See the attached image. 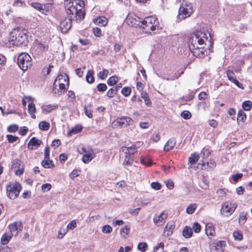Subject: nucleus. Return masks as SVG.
Listing matches in <instances>:
<instances>
[{
    "label": "nucleus",
    "mask_w": 252,
    "mask_h": 252,
    "mask_svg": "<svg viewBox=\"0 0 252 252\" xmlns=\"http://www.w3.org/2000/svg\"><path fill=\"white\" fill-rule=\"evenodd\" d=\"M11 238V236L7 235L6 233L4 234L1 238V242L2 244L5 245L7 244Z\"/></svg>",
    "instance_id": "42"
},
{
    "label": "nucleus",
    "mask_w": 252,
    "mask_h": 252,
    "mask_svg": "<svg viewBox=\"0 0 252 252\" xmlns=\"http://www.w3.org/2000/svg\"><path fill=\"white\" fill-rule=\"evenodd\" d=\"M199 156L198 154L194 153L192 154L189 158V161L190 164H194L199 159Z\"/></svg>",
    "instance_id": "32"
},
{
    "label": "nucleus",
    "mask_w": 252,
    "mask_h": 252,
    "mask_svg": "<svg viewBox=\"0 0 252 252\" xmlns=\"http://www.w3.org/2000/svg\"><path fill=\"white\" fill-rule=\"evenodd\" d=\"M82 150L85 154L83 156L82 160L84 163H88L94 158V156L92 153V151H91V152H87L84 148H82Z\"/></svg>",
    "instance_id": "17"
},
{
    "label": "nucleus",
    "mask_w": 252,
    "mask_h": 252,
    "mask_svg": "<svg viewBox=\"0 0 252 252\" xmlns=\"http://www.w3.org/2000/svg\"><path fill=\"white\" fill-rule=\"evenodd\" d=\"M211 153V150L208 146H206L201 151V156L203 158H207Z\"/></svg>",
    "instance_id": "28"
},
{
    "label": "nucleus",
    "mask_w": 252,
    "mask_h": 252,
    "mask_svg": "<svg viewBox=\"0 0 252 252\" xmlns=\"http://www.w3.org/2000/svg\"><path fill=\"white\" fill-rule=\"evenodd\" d=\"M31 5L34 9L43 13V11H42L43 4L38 2H32L31 3Z\"/></svg>",
    "instance_id": "41"
},
{
    "label": "nucleus",
    "mask_w": 252,
    "mask_h": 252,
    "mask_svg": "<svg viewBox=\"0 0 252 252\" xmlns=\"http://www.w3.org/2000/svg\"><path fill=\"white\" fill-rule=\"evenodd\" d=\"M96 89L98 92H103L107 90V87L104 83H99L97 85Z\"/></svg>",
    "instance_id": "47"
},
{
    "label": "nucleus",
    "mask_w": 252,
    "mask_h": 252,
    "mask_svg": "<svg viewBox=\"0 0 252 252\" xmlns=\"http://www.w3.org/2000/svg\"><path fill=\"white\" fill-rule=\"evenodd\" d=\"M141 97L144 100L145 103L147 106H151L152 102L149 98L148 94L146 92H142Z\"/></svg>",
    "instance_id": "31"
},
{
    "label": "nucleus",
    "mask_w": 252,
    "mask_h": 252,
    "mask_svg": "<svg viewBox=\"0 0 252 252\" xmlns=\"http://www.w3.org/2000/svg\"><path fill=\"white\" fill-rule=\"evenodd\" d=\"M242 107L245 111H250L252 107V102L250 100H246L243 102Z\"/></svg>",
    "instance_id": "35"
},
{
    "label": "nucleus",
    "mask_w": 252,
    "mask_h": 252,
    "mask_svg": "<svg viewBox=\"0 0 252 252\" xmlns=\"http://www.w3.org/2000/svg\"><path fill=\"white\" fill-rule=\"evenodd\" d=\"M247 220V213L244 212H241L240 213L239 218V222L241 224H244Z\"/></svg>",
    "instance_id": "38"
},
{
    "label": "nucleus",
    "mask_w": 252,
    "mask_h": 252,
    "mask_svg": "<svg viewBox=\"0 0 252 252\" xmlns=\"http://www.w3.org/2000/svg\"><path fill=\"white\" fill-rule=\"evenodd\" d=\"M28 131V127L26 126H23V127H22L20 128V129L19 131V133L22 136H24L27 134Z\"/></svg>",
    "instance_id": "60"
},
{
    "label": "nucleus",
    "mask_w": 252,
    "mask_h": 252,
    "mask_svg": "<svg viewBox=\"0 0 252 252\" xmlns=\"http://www.w3.org/2000/svg\"><path fill=\"white\" fill-rule=\"evenodd\" d=\"M176 143V140L175 138L172 137L168 140L164 147L165 151H169L172 150Z\"/></svg>",
    "instance_id": "19"
},
{
    "label": "nucleus",
    "mask_w": 252,
    "mask_h": 252,
    "mask_svg": "<svg viewBox=\"0 0 252 252\" xmlns=\"http://www.w3.org/2000/svg\"><path fill=\"white\" fill-rule=\"evenodd\" d=\"M137 249L138 250L142 252H145L148 249V245L145 242L140 243L137 246Z\"/></svg>",
    "instance_id": "39"
},
{
    "label": "nucleus",
    "mask_w": 252,
    "mask_h": 252,
    "mask_svg": "<svg viewBox=\"0 0 252 252\" xmlns=\"http://www.w3.org/2000/svg\"><path fill=\"white\" fill-rule=\"evenodd\" d=\"M9 41L14 46L27 45L29 42L27 31L21 28L14 29L9 34Z\"/></svg>",
    "instance_id": "3"
},
{
    "label": "nucleus",
    "mask_w": 252,
    "mask_h": 252,
    "mask_svg": "<svg viewBox=\"0 0 252 252\" xmlns=\"http://www.w3.org/2000/svg\"><path fill=\"white\" fill-rule=\"evenodd\" d=\"M37 49L39 50V52H46L48 50V45L46 42L42 43L40 42L37 45Z\"/></svg>",
    "instance_id": "25"
},
{
    "label": "nucleus",
    "mask_w": 252,
    "mask_h": 252,
    "mask_svg": "<svg viewBox=\"0 0 252 252\" xmlns=\"http://www.w3.org/2000/svg\"><path fill=\"white\" fill-rule=\"evenodd\" d=\"M131 90L128 87H125L122 89L121 93L125 96H128L130 95Z\"/></svg>",
    "instance_id": "48"
},
{
    "label": "nucleus",
    "mask_w": 252,
    "mask_h": 252,
    "mask_svg": "<svg viewBox=\"0 0 252 252\" xmlns=\"http://www.w3.org/2000/svg\"><path fill=\"white\" fill-rule=\"evenodd\" d=\"M94 71L92 70H89L86 74V81L90 84L93 83L94 81V78L93 76Z\"/></svg>",
    "instance_id": "27"
},
{
    "label": "nucleus",
    "mask_w": 252,
    "mask_h": 252,
    "mask_svg": "<svg viewBox=\"0 0 252 252\" xmlns=\"http://www.w3.org/2000/svg\"><path fill=\"white\" fill-rule=\"evenodd\" d=\"M246 119V115L245 112L242 110L239 111L237 116V120L244 121Z\"/></svg>",
    "instance_id": "46"
},
{
    "label": "nucleus",
    "mask_w": 252,
    "mask_h": 252,
    "mask_svg": "<svg viewBox=\"0 0 252 252\" xmlns=\"http://www.w3.org/2000/svg\"><path fill=\"white\" fill-rule=\"evenodd\" d=\"M117 90L114 89V88H112L110 89L107 92V95L109 97L111 98V97H114L117 94Z\"/></svg>",
    "instance_id": "50"
},
{
    "label": "nucleus",
    "mask_w": 252,
    "mask_h": 252,
    "mask_svg": "<svg viewBox=\"0 0 252 252\" xmlns=\"http://www.w3.org/2000/svg\"><path fill=\"white\" fill-rule=\"evenodd\" d=\"M136 148L137 147L135 145H132L130 147H123L121 149L123 152H125V151H126V149H127V151H128L130 154L134 156V153L136 152Z\"/></svg>",
    "instance_id": "30"
},
{
    "label": "nucleus",
    "mask_w": 252,
    "mask_h": 252,
    "mask_svg": "<svg viewBox=\"0 0 252 252\" xmlns=\"http://www.w3.org/2000/svg\"><path fill=\"white\" fill-rule=\"evenodd\" d=\"M41 143L42 142L40 140L37 139L34 137H33L29 142L28 148L29 149L32 150L34 149L33 147L37 148L41 145Z\"/></svg>",
    "instance_id": "13"
},
{
    "label": "nucleus",
    "mask_w": 252,
    "mask_h": 252,
    "mask_svg": "<svg viewBox=\"0 0 252 252\" xmlns=\"http://www.w3.org/2000/svg\"><path fill=\"white\" fill-rule=\"evenodd\" d=\"M237 207L235 203L225 202L222 204L220 210L221 214L224 216H228L232 214Z\"/></svg>",
    "instance_id": "9"
},
{
    "label": "nucleus",
    "mask_w": 252,
    "mask_h": 252,
    "mask_svg": "<svg viewBox=\"0 0 252 252\" xmlns=\"http://www.w3.org/2000/svg\"><path fill=\"white\" fill-rule=\"evenodd\" d=\"M28 112L30 114L31 117L33 119H35L36 116L34 114L36 111L35 105L33 103L31 102L28 104Z\"/></svg>",
    "instance_id": "22"
},
{
    "label": "nucleus",
    "mask_w": 252,
    "mask_h": 252,
    "mask_svg": "<svg viewBox=\"0 0 252 252\" xmlns=\"http://www.w3.org/2000/svg\"><path fill=\"white\" fill-rule=\"evenodd\" d=\"M32 58L27 53H22L18 57L17 64L23 70H27L32 65Z\"/></svg>",
    "instance_id": "6"
},
{
    "label": "nucleus",
    "mask_w": 252,
    "mask_h": 252,
    "mask_svg": "<svg viewBox=\"0 0 252 252\" xmlns=\"http://www.w3.org/2000/svg\"><path fill=\"white\" fill-rule=\"evenodd\" d=\"M192 230L190 227L186 226L183 231V235L186 238H189L192 236Z\"/></svg>",
    "instance_id": "24"
},
{
    "label": "nucleus",
    "mask_w": 252,
    "mask_h": 252,
    "mask_svg": "<svg viewBox=\"0 0 252 252\" xmlns=\"http://www.w3.org/2000/svg\"><path fill=\"white\" fill-rule=\"evenodd\" d=\"M198 38L195 34L190 37L189 40V48L195 57L204 58L207 55L208 52L204 50L205 45L203 43V40Z\"/></svg>",
    "instance_id": "2"
},
{
    "label": "nucleus",
    "mask_w": 252,
    "mask_h": 252,
    "mask_svg": "<svg viewBox=\"0 0 252 252\" xmlns=\"http://www.w3.org/2000/svg\"><path fill=\"white\" fill-rule=\"evenodd\" d=\"M84 2L79 0H66L64 6L67 18H65L60 23V27L62 33H66L72 27V21L75 18L77 22L83 20L85 13L83 10Z\"/></svg>",
    "instance_id": "1"
},
{
    "label": "nucleus",
    "mask_w": 252,
    "mask_h": 252,
    "mask_svg": "<svg viewBox=\"0 0 252 252\" xmlns=\"http://www.w3.org/2000/svg\"><path fill=\"white\" fill-rule=\"evenodd\" d=\"M18 126L16 125H12L7 127V131L9 132H15L17 131Z\"/></svg>",
    "instance_id": "56"
},
{
    "label": "nucleus",
    "mask_w": 252,
    "mask_h": 252,
    "mask_svg": "<svg viewBox=\"0 0 252 252\" xmlns=\"http://www.w3.org/2000/svg\"><path fill=\"white\" fill-rule=\"evenodd\" d=\"M39 128L43 131L48 130L50 128V124L45 121H41L38 125Z\"/></svg>",
    "instance_id": "29"
},
{
    "label": "nucleus",
    "mask_w": 252,
    "mask_h": 252,
    "mask_svg": "<svg viewBox=\"0 0 252 252\" xmlns=\"http://www.w3.org/2000/svg\"><path fill=\"white\" fill-rule=\"evenodd\" d=\"M141 163L147 166H150L152 164V161L149 158L141 157L140 158Z\"/></svg>",
    "instance_id": "53"
},
{
    "label": "nucleus",
    "mask_w": 252,
    "mask_h": 252,
    "mask_svg": "<svg viewBox=\"0 0 252 252\" xmlns=\"http://www.w3.org/2000/svg\"><path fill=\"white\" fill-rule=\"evenodd\" d=\"M22 189V186L19 183H11L6 185V194L11 199L16 198Z\"/></svg>",
    "instance_id": "7"
},
{
    "label": "nucleus",
    "mask_w": 252,
    "mask_h": 252,
    "mask_svg": "<svg viewBox=\"0 0 252 252\" xmlns=\"http://www.w3.org/2000/svg\"><path fill=\"white\" fill-rule=\"evenodd\" d=\"M65 83L66 85H68L69 84V79L66 75H58L57 79L55 80L54 83V86H58V83Z\"/></svg>",
    "instance_id": "18"
},
{
    "label": "nucleus",
    "mask_w": 252,
    "mask_h": 252,
    "mask_svg": "<svg viewBox=\"0 0 252 252\" xmlns=\"http://www.w3.org/2000/svg\"><path fill=\"white\" fill-rule=\"evenodd\" d=\"M201 225L197 222L194 223L192 226V229L195 233H199L201 230Z\"/></svg>",
    "instance_id": "54"
},
{
    "label": "nucleus",
    "mask_w": 252,
    "mask_h": 252,
    "mask_svg": "<svg viewBox=\"0 0 252 252\" xmlns=\"http://www.w3.org/2000/svg\"><path fill=\"white\" fill-rule=\"evenodd\" d=\"M102 231L105 233H109L112 231V228L109 225H105L103 226Z\"/></svg>",
    "instance_id": "58"
},
{
    "label": "nucleus",
    "mask_w": 252,
    "mask_h": 252,
    "mask_svg": "<svg viewBox=\"0 0 252 252\" xmlns=\"http://www.w3.org/2000/svg\"><path fill=\"white\" fill-rule=\"evenodd\" d=\"M196 208V205L195 204H191L186 209V212L189 214H192L194 212Z\"/></svg>",
    "instance_id": "45"
},
{
    "label": "nucleus",
    "mask_w": 252,
    "mask_h": 252,
    "mask_svg": "<svg viewBox=\"0 0 252 252\" xmlns=\"http://www.w3.org/2000/svg\"><path fill=\"white\" fill-rule=\"evenodd\" d=\"M93 22L99 26H105L108 23V19L104 16H99L93 19Z\"/></svg>",
    "instance_id": "16"
},
{
    "label": "nucleus",
    "mask_w": 252,
    "mask_h": 252,
    "mask_svg": "<svg viewBox=\"0 0 252 252\" xmlns=\"http://www.w3.org/2000/svg\"><path fill=\"white\" fill-rule=\"evenodd\" d=\"M76 227V222L75 220L71 221L67 225V227L70 229H73Z\"/></svg>",
    "instance_id": "62"
},
{
    "label": "nucleus",
    "mask_w": 252,
    "mask_h": 252,
    "mask_svg": "<svg viewBox=\"0 0 252 252\" xmlns=\"http://www.w3.org/2000/svg\"><path fill=\"white\" fill-rule=\"evenodd\" d=\"M160 138V135L158 133H154L151 137V139L154 142H158Z\"/></svg>",
    "instance_id": "61"
},
{
    "label": "nucleus",
    "mask_w": 252,
    "mask_h": 252,
    "mask_svg": "<svg viewBox=\"0 0 252 252\" xmlns=\"http://www.w3.org/2000/svg\"><path fill=\"white\" fill-rule=\"evenodd\" d=\"M82 129V127L81 126L77 125L73 127L69 132L68 135L72 134H76L80 132Z\"/></svg>",
    "instance_id": "37"
},
{
    "label": "nucleus",
    "mask_w": 252,
    "mask_h": 252,
    "mask_svg": "<svg viewBox=\"0 0 252 252\" xmlns=\"http://www.w3.org/2000/svg\"><path fill=\"white\" fill-rule=\"evenodd\" d=\"M151 186L155 190H159L161 188L160 184L157 182L152 183Z\"/></svg>",
    "instance_id": "57"
},
{
    "label": "nucleus",
    "mask_w": 252,
    "mask_h": 252,
    "mask_svg": "<svg viewBox=\"0 0 252 252\" xmlns=\"http://www.w3.org/2000/svg\"><path fill=\"white\" fill-rule=\"evenodd\" d=\"M175 225L173 223H167L165 228L164 231H167V235H170L173 233V230L174 229Z\"/></svg>",
    "instance_id": "33"
},
{
    "label": "nucleus",
    "mask_w": 252,
    "mask_h": 252,
    "mask_svg": "<svg viewBox=\"0 0 252 252\" xmlns=\"http://www.w3.org/2000/svg\"><path fill=\"white\" fill-rule=\"evenodd\" d=\"M143 26L142 28L145 29V32L150 33L159 28V22L158 18L153 17H147L143 20Z\"/></svg>",
    "instance_id": "4"
},
{
    "label": "nucleus",
    "mask_w": 252,
    "mask_h": 252,
    "mask_svg": "<svg viewBox=\"0 0 252 252\" xmlns=\"http://www.w3.org/2000/svg\"><path fill=\"white\" fill-rule=\"evenodd\" d=\"M127 150L126 149V151H125L124 152L125 154V157L123 164L125 165H131L133 161L134 156L130 154Z\"/></svg>",
    "instance_id": "14"
},
{
    "label": "nucleus",
    "mask_w": 252,
    "mask_h": 252,
    "mask_svg": "<svg viewBox=\"0 0 252 252\" xmlns=\"http://www.w3.org/2000/svg\"><path fill=\"white\" fill-rule=\"evenodd\" d=\"M242 176L243 174L242 173H237L236 174L233 175L232 178L234 182H237L242 177Z\"/></svg>",
    "instance_id": "63"
},
{
    "label": "nucleus",
    "mask_w": 252,
    "mask_h": 252,
    "mask_svg": "<svg viewBox=\"0 0 252 252\" xmlns=\"http://www.w3.org/2000/svg\"><path fill=\"white\" fill-rule=\"evenodd\" d=\"M216 163L214 160H210L207 161L206 164L205 162H203L202 164V169H206L207 170H212L215 168Z\"/></svg>",
    "instance_id": "20"
},
{
    "label": "nucleus",
    "mask_w": 252,
    "mask_h": 252,
    "mask_svg": "<svg viewBox=\"0 0 252 252\" xmlns=\"http://www.w3.org/2000/svg\"><path fill=\"white\" fill-rule=\"evenodd\" d=\"M181 116L185 120H189L191 117V114L189 111L187 110L183 111L181 114Z\"/></svg>",
    "instance_id": "49"
},
{
    "label": "nucleus",
    "mask_w": 252,
    "mask_h": 252,
    "mask_svg": "<svg viewBox=\"0 0 252 252\" xmlns=\"http://www.w3.org/2000/svg\"><path fill=\"white\" fill-rule=\"evenodd\" d=\"M129 231H130L129 227H127V226H125V227H122L121 229L120 234L123 237L126 238L127 236L128 235Z\"/></svg>",
    "instance_id": "34"
},
{
    "label": "nucleus",
    "mask_w": 252,
    "mask_h": 252,
    "mask_svg": "<svg viewBox=\"0 0 252 252\" xmlns=\"http://www.w3.org/2000/svg\"><path fill=\"white\" fill-rule=\"evenodd\" d=\"M167 217L166 214H165L164 212L161 213L159 215H156L154 218V222L158 225H160L162 224Z\"/></svg>",
    "instance_id": "12"
},
{
    "label": "nucleus",
    "mask_w": 252,
    "mask_h": 252,
    "mask_svg": "<svg viewBox=\"0 0 252 252\" xmlns=\"http://www.w3.org/2000/svg\"><path fill=\"white\" fill-rule=\"evenodd\" d=\"M6 137L9 143H13L19 139V138L17 136H13L10 134L7 135Z\"/></svg>",
    "instance_id": "55"
},
{
    "label": "nucleus",
    "mask_w": 252,
    "mask_h": 252,
    "mask_svg": "<svg viewBox=\"0 0 252 252\" xmlns=\"http://www.w3.org/2000/svg\"><path fill=\"white\" fill-rule=\"evenodd\" d=\"M193 12L192 5L191 3H182L179 9V13L177 17V22L189 17Z\"/></svg>",
    "instance_id": "5"
},
{
    "label": "nucleus",
    "mask_w": 252,
    "mask_h": 252,
    "mask_svg": "<svg viewBox=\"0 0 252 252\" xmlns=\"http://www.w3.org/2000/svg\"><path fill=\"white\" fill-rule=\"evenodd\" d=\"M42 166L45 168H52L54 167V163L52 160L44 159L41 162Z\"/></svg>",
    "instance_id": "23"
},
{
    "label": "nucleus",
    "mask_w": 252,
    "mask_h": 252,
    "mask_svg": "<svg viewBox=\"0 0 252 252\" xmlns=\"http://www.w3.org/2000/svg\"><path fill=\"white\" fill-rule=\"evenodd\" d=\"M226 74L228 79L231 82H233L236 79V76L233 71L228 70L227 71Z\"/></svg>",
    "instance_id": "40"
},
{
    "label": "nucleus",
    "mask_w": 252,
    "mask_h": 252,
    "mask_svg": "<svg viewBox=\"0 0 252 252\" xmlns=\"http://www.w3.org/2000/svg\"><path fill=\"white\" fill-rule=\"evenodd\" d=\"M184 69L182 70L181 72H180V71H178L177 72H176L174 74V77H167L166 78V79L167 80H174L177 79L179 78V77L182 74H183L184 73Z\"/></svg>",
    "instance_id": "44"
},
{
    "label": "nucleus",
    "mask_w": 252,
    "mask_h": 252,
    "mask_svg": "<svg viewBox=\"0 0 252 252\" xmlns=\"http://www.w3.org/2000/svg\"><path fill=\"white\" fill-rule=\"evenodd\" d=\"M217 194L218 197H223L225 196L226 194V191L225 189H220L217 190Z\"/></svg>",
    "instance_id": "52"
},
{
    "label": "nucleus",
    "mask_w": 252,
    "mask_h": 252,
    "mask_svg": "<svg viewBox=\"0 0 252 252\" xmlns=\"http://www.w3.org/2000/svg\"><path fill=\"white\" fill-rule=\"evenodd\" d=\"M118 81V79L117 76H113L110 77L107 81V83L109 86H112L115 85Z\"/></svg>",
    "instance_id": "36"
},
{
    "label": "nucleus",
    "mask_w": 252,
    "mask_h": 252,
    "mask_svg": "<svg viewBox=\"0 0 252 252\" xmlns=\"http://www.w3.org/2000/svg\"><path fill=\"white\" fill-rule=\"evenodd\" d=\"M194 34L196 35H197V37H199V39H201L203 40V43L205 45V41H208V37L207 36V34L205 32H203L201 31H197Z\"/></svg>",
    "instance_id": "26"
},
{
    "label": "nucleus",
    "mask_w": 252,
    "mask_h": 252,
    "mask_svg": "<svg viewBox=\"0 0 252 252\" xmlns=\"http://www.w3.org/2000/svg\"><path fill=\"white\" fill-rule=\"evenodd\" d=\"M93 32L94 34L97 37H99L102 35V32L100 28L96 27L93 29Z\"/></svg>",
    "instance_id": "59"
},
{
    "label": "nucleus",
    "mask_w": 252,
    "mask_h": 252,
    "mask_svg": "<svg viewBox=\"0 0 252 252\" xmlns=\"http://www.w3.org/2000/svg\"><path fill=\"white\" fill-rule=\"evenodd\" d=\"M9 227L12 234L15 235L23 229V225L21 221H15L9 224Z\"/></svg>",
    "instance_id": "11"
},
{
    "label": "nucleus",
    "mask_w": 252,
    "mask_h": 252,
    "mask_svg": "<svg viewBox=\"0 0 252 252\" xmlns=\"http://www.w3.org/2000/svg\"><path fill=\"white\" fill-rule=\"evenodd\" d=\"M205 233L208 236H213L215 235V228L212 223H208L206 225Z\"/></svg>",
    "instance_id": "21"
},
{
    "label": "nucleus",
    "mask_w": 252,
    "mask_h": 252,
    "mask_svg": "<svg viewBox=\"0 0 252 252\" xmlns=\"http://www.w3.org/2000/svg\"><path fill=\"white\" fill-rule=\"evenodd\" d=\"M126 22L131 27L142 28L143 26V20L136 15L128 16Z\"/></svg>",
    "instance_id": "10"
},
{
    "label": "nucleus",
    "mask_w": 252,
    "mask_h": 252,
    "mask_svg": "<svg viewBox=\"0 0 252 252\" xmlns=\"http://www.w3.org/2000/svg\"><path fill=\"white\" fill-rule=\"evenodd\" d=\"M51 188V186L49 184H43L41 186L42 189L44 191H49Z\"/></svg>",
    "instance_id": "64"
},
{
    "label": "nucleus",
    "mask_w": 252,
    "mask_h": 252,
    "mask_svg": "<svg viewBox=\"0 0 252 252\" xmlns=\"http://www.w3.org/2000/svg\"><path fill=\"white\" fill-rule=\"evenodd\" d=\"M58 108V105L57 104H47L41 106L42 111L45 114L49 113Z\"/></svg>",
    "instance_id": "15"
},
{
    "label": "nucleus",
    "mask_w": 252,
    "mask_h": 252,
    "mask_svg": "<svg viewBox=\"0 0 252 252\" xmlns=\"http://www.w3.org/2000/svg\"><path fill=\"white\" fill-rule=\"evenodd\" d=\"M233 235L235 240L240 241L243 239V235L239 231H234L233 233Z\"/></svg>",
    "instance_id": "51"
},
{
    "label": "nucleus",
    "mask_w": 252,
    "mask_h": 252,
    "mask_svg": "<svg viewBox=\"0 0 252 252\" xmlns=\"http://www.w3.org/2000/svg\"><path fill=\"white\" fill-rule=\"evenodd\" d=\"M133 121L131 118L123 116L118 117L116 120H114L112 122V126L114 128H122L127 127L133 123Z\"/></svg>",
    "instance_id": "8"
},
{
    "label": "nucleus",
    "mask_w": 252,
    "mask_h": 252,
    "mask_svg": "<svg viewBox=\"0 0 252 252\" xmlns=\"http://www.w3.org/2000/svg\"><path fill=\"white\" fill-rule=\"evenodd\" d=\"M108 70L106 69H103L102 71H100L98 74V77L102 80L105 79L108 74Z\"/></svg>",
    "instance_id": "43"
}]
</instances>
